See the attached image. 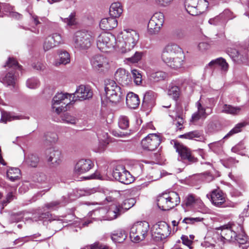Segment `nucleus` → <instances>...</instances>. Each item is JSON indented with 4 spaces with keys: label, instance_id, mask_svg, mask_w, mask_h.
<instances>
[{
    "label": "nucleus",
    "instance_id": "27",
    "mask_svg": "<svg viewBox=\"0 0 249 249\" xmlns=\"http://www.w3.org/2000/svg\"><path fill=\"white\" fill-rule=\"evenodd\" d=\"M217 65L221 67V71L224 72L227 71L228 70V64L226 62V60L222 57L212 60L208 63L207 67L213 68Z\"/></svg>",
    "mask_w": 249,
    "mask_h": 249
},
{
    "label": "nucleus",
    "instance_id": "25",
    "mask_svg": "<svg viewBox=\"0 0 249 249\" xmlns=\"http://www.w3.org/2000/svg\"><path fill=\"white\" fill-rule=\"evenodd\" d=\"M122 209L120 208L119 205L114 204L110 206L107 210L106 214V220H112L116 219L122 214Z\"/></svg>",
    "mask_w": 249,
    "mask_h": 249
},
{
    "label": "nucleus",
    "instance_id": "60",
    "mask_svg": "<svg viewBox=\"0 0 249 249\" xmlns=\"http://www.w3.org/2000/svg\"><path fill=\"white\" fill-rule=\"evenodd\" d=\"M227 52L230 56L234 60L238 58L239 54V52L236 49H228Z\"/></svg>",
    "mask_w": 249,
    "mask_h": 249
},
{
    "label": "nucleus",
    "instance_id": "57",
    "mask_svg": "<svg viewBox=\"0 0 249 249\" xmlns=\"http://www.w3.org/2000/svg\"><path fill=\"white\" fill-rule=\"evenodd\" d=\"M203 220V218L200 217H185L183 219L182 222L187 224H192L196 222H200Z\"/></svg>",
    "mask_w": 249,
    "mask_h": 249
},
{
    "label": "nucleus",
    "instance_id": "3",
    "mask_svg": "<svg viewBox=\"0 0 249 249\" xmlns=\"http://www.w3.org/2000/svg\"><path fill=\"white\" fill-rule=\"evenodd\" d=\"M94 39L93 34L90 31L82 30L76 31L72 38L73 47L78 51L87 50L91 46Z\"/></svg>",
    "mask_w": 249,
    "mask_h": 249
},
{
    "label": "nucleus",
    "instance_id": "38",
    "mask_svg": "<svg viewBox=\"0 0 249 249\" xmlns=\"http://www.w3.org/2000/svg\"><path fill=\"white\" fill-rule=\"evenodd\" d=\"M36 181L41 184H47L46 185H44L42 186V187H47L48 188L46 189V191H48L51 188V186L50 184H48L49 181L47 176L43 173H39L36 174V177L35 178Z\"/></svg>",
    "mask_w": 249,
    "mask_h": 249
},
{
    "label": "nucleus",
    "instance_id": "8",
    "mask_svg": "<svg viewBox=\"0 0 249 249\" xmlns=\"http://www.w3.org/2000/svg\"><path fill=\"white\" fill-rule=\"evenodd\" d=\"M96 44L101 51L106 52L107 49L117 48V39L111 33L103 32L98 36Z\"/></svg>",
    "mask_w": 249,
    "mask_h": 249
},
{
    "label": "nucleus",
    "instance_id": "13",
    "mask_svg": "<svg viewBox=\"0 0 249 249\" xmlns=\"http://www.w3.org/2000/svg\"><path fill=\"white\" fill-rule=\"evenodd\" d=\"M72 101H83L88 100L92 97L93 93L91 88L85 85H81L77 87L74 93L71 94Z\"/></svg>",
    "mask_w": 249,
    "mask_h": 249
},
{
    "label": "nucleus",
    "instance_id": "22",
    "mask_svg": "<svg viewBox=\"0 0 249 249\" xmlns=\"http://www.w3.org/2000/svg\"><path fill=\"white\" fill-rule=\"evenodd\" d=\"M115 79L123 85H129L132 81L131 76L128 71L125 69L120 68L115 74Z\"/></svg>",
    "mask_w": 249,
    "mask_h": 249
},
{
    "label": "nucleus",
    "instance_id": "59",
    "mask_svg": "<svg viewBox=\"0 0 249 249\" xmlns=\"http://www.w3.org/2000/svg\"><path fill=\"white\" fill-rule=\"evenodd\" d=\"M14 198V196L13 195L12 192L9 193L5 198V199L3 200L0 204L2 206V209L4 208V207L6 206L8 203L11 202Z\"/></svg>",
    "mask_w": 249,
    "mask_h": 249
},
{
    "label": "nucleus",
    "instance_id": "14",
    "mask_svg": "<svg viewBox=\"0 0 249 249\" xmlns=\"http://www.w3.org/2000/svg\"><path fill=\"white\" fill-rule=\"evenodd\" d=\"M174 148L184 162L193 163L197 162V159L192 154L190 150L178 142H175Z\"/></svg>",
    "mask_w": 249,
    "mask_h": 249
},
{
    "label": "nucleus",
    "instance_id": "61",
    "mask_svg": "<svg viewBox=\"0 0 249 249\" xmlns=\"http://www.w3.org/2000/svg\"><path fill=\"white\" fill-rule=\"evenodd\" d=\"M221 15L224 19H231L234 18L232 12L229 9L225 10Z\"/></svg>",
    "mask_w": 249,
    "mask_h": 249
},
{
    "label": "nucleus",
    "instance_id": "45",
    "mask_svg": "<svg viewBox=\"0 0 249 249\" xmlns=\"http://www.w3.org/2000/svg\"><path fill=\"white\" fill-rule=\"evenodd\" d=\"M44 141L46 143H55L58 140V136L54 132H48L45 134Z\"/></svg>",
    "mask_w": 249,
    "mask_h": 249
},
{
    "label": "nucleus",
    "instance_id": "53",
    "mask_svg": "<svg viewBox=\"0 0 249 249\" xmlns=\"http://www.w3.org/2000/svg\"><path fill=\"white\" fill-rule=\"evenodd\" d=\"M135 83L139 85L142 82V75L140 71L137 70L133 69L131 71Z\"/></svg>",
    "mask_w": 249,
    "mask_h": 249
},
{
    "label": "nucleus",
    "instance_id": "6",
    "mask_svg": "<svg viewBox=\"0 0 249 249\" xmlns=\"http://www.w3.org/2000/svg\"><path fill=\"white\" fill-rule=\"evenodd\" d=\"M180 203L179 196L176 192L163 193L157 198V205L163 211L169 210Z\"/></svg>",
    "mask_w": 249,
    "mask_h": 249
},
{
    "label": "nucleus",
    "instance_id": "12",
    "mask_svg": "<svg viewBox=\"0 0 249 249\" xmlns=\"http://www.w3.org/2000/svg\"><path fill=\"white\" fill-rule=\"evenodd\" d=\"M161 141V137L159 135L151 133L142 140L141 144L144 149L153 151L159 146Z\"/></svg>",
    "mask_w": 249,
    "mask_h": 249
},
{
    "label": "nucleus",
    "instance_id": "37",
    "mask_svg": "<svg viewBox=\"0 0 249 249\" xmlns=\"http://www.w3.org/2000/svg\"><path fill=\"white\" fill-rule=\"evenodd\" d=\"M16 76L13 71L8 72L6 75L2 78V82L4 85L7 86H14L15 84Z\"/></svg>",
    "mask_w": 249,
    "mask_h": 249
},
{
    "label": "nucleus",
    "instance_id": "47",
    "mask_svg": "<svg viewBox=\"0 0 249 249\" xmlns=\"http://www.w3.org/2000/svg\"><path fill=\"white\" fill-rule=\"evenodd\" d=\"M129 121L127 117L121 116L120 117L118 121V125L120 128L126 129L129 126Z\"/></svg>",
    "mask_w": 249,
    "mask_h": 249
},
{
    "label": "nucleus",
    "instance_id": "55",
    "mask_svg": "<svg viewBox=\"0 0 249 249\" xmlns=\"http://www.w3.org/2000/svg\"><path fill=\"white\" fill-rule=\"evenodd\" d=\"M142 52H136L134 54L130 57L126 58V60L130 63H136L138 62L142 57Z\"/></svg>",
    "mask_w": 249,
    "mask_h": 249
},
{
    "label": "nucleus",
    "instance_id": "28",
    "mask_svg": "<svg viewBox=\"0 0 249 249\" xmlns=\"http://www.w3.org/2000/svg\"><path fill=\"white\" fill-rule=\"evenodd\" d=\"M219 106L221 107V112L233 115L238 114L241 110V107H233L227 104L219 105Z\"/></svg>",
    "mask_w": 249,
    "mask_h": 249
},
{
    "label": "nucleus",
    "instance_id": "49",
    "mask_svg": "<svg viewBox=\"0 0 249 249\" xmlns=\"http://www.w3.org/2000/svg\"><path fill=\"white\" fill-rule=\"evenodd\" d=\"M166 77V73L162 71L153 72L150 75V78L154 81H159L163 80Z\"/></svg>",
    "mask_w": 249,
    "mask_h": 249
},
{
    "label": "nucleus",
    "instance_id": "7",
    "mask_svg": "<svg viewBox=\"0 0 249 249\" xmlns=\"http://www.w3.org/2000/svg\"><path fill=\"white\" fill-rule=\"evenodd\" d=\"M149 230V223L146 221H140L134 223L130 228V238L133 242L143 240Z\"/></svg>",
    "mask_w": 249,
    "mask_h": 249
},
{
    "label": "nucleus",
    "instance_id": "42",
    "mask_svg": "<svg viewBox=\"0 0 249 249\" xmlns=\"http://www.w3.org/2000/svg\"><path fill=\"white\" fill-rule=\"evenodd\" d=\"M26 87L30 89H36L40 86V81L35 77L28 78L26 82Z\"/></svg>",
    "mask_w": 249,
    "mask_h": 249
},
{
    "label": "nucleus",
    "instance_id": "56",
    "mask_svg": "<svg viewBox=\"0 0 249 249\" xmlns=\"http://www.w3.org/2000/svg\"><path fill=\"white\" fill-rule=\"evenodd\" d=\"M173 0H153L156 5L159 7H165L169 6Z\"/></svg>",
    "mask_w": 249,
    "mask_h": 249
},
{
    "label": "nucleus",
    "instance_id": "2",
    "mask_svg": "<svg viewBox=\"0 0 249 249\" xmlns=\"http://www.w3.org/2000/svg\"><path fill=\"white\" fill-rule=\"evenodd\" d=\"M139 39L138 33L132 29H125L117 37V48L126 53L134 48Z\"/></svg>",
    "mask_w": 249,
    "mask_h": 249
},
{
    "label": "nucleus",
    "instance_id": "29",
    "mask_svg": "<svg viewBox=\"0 0 249 249\" xmlns=\"http://www.w3.org/2000/svg\"><path fill=\"white\" fill-rule=\"evenodd\" d=\"M123 13V8L120 2H114L111 4L109 8L110 16L114 18L119 17Z\"/></svg>",
    "mask_w": 249,
    "mask_h": 249
},
{
    "label": "nucleus",
    "instance_id": "35",
    "mask_svg": "<svg viewBox=\"0 0 249 249\" xmlns=\"http://www.w3.org/2000/svg\"><path fill=\"white\" fill-rule=\"evenodd\" d=\"M127 237L125 231L123 230L115 231L111 234L112 240L116 243H122L125 240Z\"/></svg>",
    "mask_w": 249,
    "mask_h": 249
},
{
    "label": "nucleus",
    "instance_id": "48",
    "mask_svg": "<svg viewBox=\"0 0 249 249\" xmlns=\"http://www.w3.org/2000/svg\"><path fill=\"white\" fill-rule=\"evenodd\" d=\"M61 119L64 123L71 124H75L77 121V119L75 117L70 115L67 113L64 114L62 116Z\"/></svg>",
    "mask_w": 249,
    "mask_h": 249
},
{
    "label": "nucleus",
    "instance_id": "51",
    "mask_svg": "<svg viewBox=\"0 0 249 249\" xmlns=\"http://www.w3.org/2000/svg\"><path fill=\"white\" fill-rule=\"evenodd\" d=\"M223 142L221 141L215 142L209 144V148L215 153H218L222 150Z\"/></svg>",
    "mask_w": 249,
    "mask_h": 249
},
{
    "label": "nucleus",
    "instance_id": "17",
    "mask_svg": "<svg viewBox=\"0 0 249 249\" xmlns=\"http://www.w3.org/2000/svg\"><path fill=\"white\" fill-rule=\"evenodd\" d=\"M90 63L92 68L96 71H102L108 67V61L103 55L96 54L92 57Z\"/></svg>",
    "mask_w": 249,
    "mask_h": 249
},
{
    "label": "nucleus",
    "instance_id": "50",
    "mask_svg": "<svg viewBox=\"0 0 249 249\" xmlns=\"http://www.w3.org/2000/svg\"><path fill=\"white\" fill-rule=\"evenodd\" d=\"M176 111L177 112V115L176 116L177 122L175 123V125H176L178 129L181 130L182 129V124L184 123L183 118L180 117L181 109L178 107H177L176 109Z\"/></svg>",
    "mask_w": 249,
    "mask_h": 249
},
{
    "label": "nucleus",
    "instance_id": "11",
    "mask_svg": "<svg viewBox=\"0 0 249 249\" xmlns=\"http://www.w3.org/2000/svg\"><path fill=\"white\" fill-rule=\"evenodd\" d=\"M113 177L119 182L129 184L133 181V178L130 173L123 165H117L112 172Z\"/></svg>",
    "mask_w": 249,
    "mask_h": 249
},
{
    "label": "nucleus",
    "instance_id": "64",
    "mask_svg": "<svg viewBox=\"0 0 249 249\" xmlns=\"http://www.w3.org/2000/svg\"><path fill=\"white\" fill-rule=\"evenodd\" d=\"M32 67L34 69L38 71L42 70L45 68L44 65L39 61L33 63Z\"/></svg>",
    "mask_w": 249,
    "mask_h": 249
},
{
    "label": "nucleus",
    "instance_id": "30",
    "mask_svg": "<svg viewBox=\"0 0 249 249\" xmlns=\"http://www.w3.org/2000/svg\"><path fill=\"white\" fill-rule=\"evenodd\" d=\"M180 94V90L178 86L175 82H172L169 85L168 90V94L177 101L179 98Z\"/></svg>",
    "mask_w": 249,
    "mask_h": 249
},
{
    "label": "nucleus",
    "instance_id": "34",
    "mask_svg": "<svg viewBox=\"0 0 249 249\" xmlns=\"http://www.w3.org/2000/svg\"><path fill=\"white\" fill-rule=\"evenodd\" d=\"M23 118L21 115H17L15 113L3 112L2 113L0 121L4 123L16 120L22 119Z\"/></svg>",
    "mask_w": 249,
    "mask_h": 249
},
{
    "label": "nucleus",
    "instance_id": "43",
    "mask_svg": "<svg viewBox=\"0 0 249 249\" xmlns=\"http://www.w3.org/2000/svg\"><path fill=\"white\" fill-rule=\"evenodd\" d=\"M179 137L180 138H185L190 140H192L195 138H201V133L199 131L195 130L181 135Z\"/></svg>",
    "mask_w": 249,
    "mask_h": 249
},
{
    "label": "nucleus",
    "instance_id": "9",
    "mask_svg": "<svg viewBox=\"0 0 249 249\" xmlns=\"http://www.w3.org/2000/svg\"><path fill=\"white\" fill-rule=\"evenodd\" d=\"M208 7L206 0H185V7L190 15L195 16L204 12Z\"/></svg>",
    "mask_w": 249,
    "mask_h": 249
},
{
    "label": "nucleus",
    "instance_id": "52",
    "mask_svg": "<svg viewBox=\"0 0 249 249\" xmlns=\"http://www.w3.org/2000/svg\"><path fill=\"white\" fill-rule=\"evenodd\" d=\"M196 106L197 108V112L203 117V119H205L208 115H210L212 112V110L211 109V111L209 113H207L206 108L201 105L199 101L197 102Z\"/></svg>",
    "mask_w": 249,
    "mask_h": 249
},
{
    "label": "nucleus",
    "instance_id": "4",
    "mask_svg": "<svg viewBox=\"0 0 249 249\" xmlns=\"http://www.w3.org/2000/svg\"><path fill=\"white\" fill-rule=\"evenodd\" d=\"M104 89L107 99L112 103H119L125 95L121 88L113 80L105 81Z\"/></svg>",
    "mask_w": 249,
    "mask_h": 249
},
{
    "label": "nucleus",
    "instance_id": "20",
    "mask_svg": "<svg viewBox=\"0 0 249 249\" xmlns=\"http://www.w3.org/2000/svg\"><path fill=\"white\" fill-rule=\"evenodd\" d=\"M46 154L48 161L51 162L53 166H56L61 163L62 155L59 150L50 148L46 150Z\"/></svg>",
    "mask_w": 249,
    "mask_h": 249
},
{
    "label": "nucleus",
    "instance_id": "23",
    "mask_svg": "<svg viewBox=\"0 0 249 249\" xmlns=\"http://www.w3.org/2000/svg\"><path fill=\"white\" fill-rule=\"evenodd\" d=\"M118 21L113 17L104 18L100 23V27L103 30H110L117 26Z\"/></svg>",
    "mask_w": 249,
    "mask_h": 249
},
{
    "label": "nucleus",
    "instance_id": "16",
    "mask_svg": "<svg viewBox=\"0 0 249 249\" xmlns=\"http://www.w3.org/2000/svg\"><path fill=\"white\" fill-rule=\"evenodd\" d=\"M207 197L212 203L217 207L225 206L226 195L220 189H214L207 195Z\"/></svg>",
    "mask_w": 249,
    "mask_h": 249
},
{
    "label": "nucleus",
    "instance_id": "62",
    "mask_svg": "<svg viewBox=\"0 0 249 249\" xmlns=\"http://www.w3.org/2000/svg\"><path fill=\"white\" fill-rule=\"evenodd\" d=\"M182 240V243L188 246L189 249H192L193 247L191 246L192 244V241L191 240H189L188 237L186 235H182L181 237Z\"/></svg>",
    "mask_w": 249,
    "mask_h": 249
},
{
    "label": "nucleus",
    "instance_id": "26",
    "mask_svg": "<svg viewBox=\"0 0 249 249\" xmlns=\"http://www.w3.org/2000/svg\"><path fill=\"white\" fill-rule=\"evenodd\" d=\"M183 203L186 207H192L195 204H198L200 205L203 204V202L199 197L194 194H190L185 197Z\"/></svg>",
    "mask_w": 249,
    "mask_h": 249
},
{
    "label": "nucleus",
    "instance_id": "36",
    "mask_svg": "<svg viewBox=\"0 0 249 249\" xmlns=\"http://www.w3.org/2000/svg\"><path fill=\"white\" fill-rule=\"evenodd\" d=\"M20 171L18 168H10L7 171L6 176L9 179L12 181H15L19 179Z\"/></svg>",
    "mask_w": 249,
    "mask_h": 249
},
{
    "label": "nucleus",
    "instance_id": "63",
    "mask_svg": "<svg viewBox=\"0 0 249 249\" xmlns=\"http://www.w3.org/2000/svg\"><path fill=\"white\" fill-rule=\"evenodd\" d=\"M222 18V16L220 14L213 18H210L208 22L211 25H217L221 21Z\"/></svg>",
    "mask_w": 249,
    "mask_h": 249
},
{
    "label": "nucleus",
    "instance_id": "5",
    "mask_svg": "<svg viewBox=\"0 0 249 249\" xmlns=\"http://www.w3.org/2000/svg\"><path fill=\"white\" fill-rule=\"evenodd\" d=\"M220 230V239L223 243L226 242H234L236 239L237 234L242 230L241 225L229 222L217 229Z\"/></svg>",
    "mask_w": 249,
    "mask_h": 249
},
{
    "label": "nucleus",
    "instance_id": "39",
    "mask_svg": "<svg viewBox=\"0 0 249 249\" xmlns=\"http://www.w3.org/2000/svg\"><path fill=\"white\" fill-rule=\"evenodd\" d=\"M96 192V190L95 188L88 189L86 190H75L73 191V196H75V198L73 199L81 196H89L94 194Z\"/></svg>",
    "mask_w": 249,
    "mask_h": 249
},
{
    "label": "nucleus",
    "instance_id": "15",
    "mask_svg": "<svg viewBox=\"0 0 249 249\" xmlns=\"http://www.w3.org/2000/svg\"><path fill=\"white\" fill-rule=\"evenodd\" d=\"M164 16L161 12L155 13L151 17L148 24V28L152 34L157 33L162 26Z\"/></svg>",
    "mask_w": 249,
    "mask_h": 249
},
{
    "label": "nucleus",
    "instance_id": "54",
    "mask_svg": "<svg viewBox=\"0 0 249 249\" xmlns=\"http://www.w3.org/2000/svg\"><path fill=\"white\" fill-rule=\"evenodd\" d=\"M5 66L12 68L14 71V70L18 69L20 70L21 66L19 65L18 62L13 58H9L8 61L7 62Z\"/></svg>",
    "mask_w": 249,
    "mask_h": 249
},
{
    "label": "nucleus",
    "instance_id": "31",
    "mask_svg": "<svg viewBox=\"0 0 249 249\" xmlns=\"http://www.w3.org/2000/svg\"><path fill=\"white\" fill-rule=\"evenodd\" d=\"M107 210L105 208H101L91 212V216L96 220H106Z\"/></svg>",
    "mask_w": 249,
    "mask_h": 249
},
{
    "label": "nucleus",
    "instance_id": "41",
    "mask_svg": "<svg viewBox=\"0 0 249 249\" xmlns=\"http://www.w3.org/2000/svg\"><path fill=\"white\" fill-rule=\"evenodd\" d=\"M24 162L29 166L36 167L39 162V158L36 155L30 154L24 159Z\"/></svg>",
    "mask_w": 249,
    "mask_h": 249
},
{
    "label": "nucleus",
    "instance_id": "33",
    "mask_svg": "<svg viewBox=\"0 0 249 249\" xmlns=\"http://www.w3.org/2000/svg\"><path fill=\"white\" fill-rule=\"evenodd\" d=\"M59 61H56L54 65L58 66L60 64L66 65L70 62V54L66 51H61L59 53Z\"/></svg>",
    "mask_w": 249,
    "mask_h": 249
},
{
    "label": "nucleus",
    "instance_id": "46",
    "mask_svg": "<svg viewBox=\"0 0 249 249\" xmlns=\"http://www.w3.org/2000/svg\"><path fill=\"white\" fill-rule=\"evenodd\" d=\"M61 19L63 22L69 26L75 25L77 24L75 13H71L67 18H61Z\"/></svg>",
    "mask_w": 249,
    "mask_h": 249
},
{
    "label": "nucleus",
    "instance_id": "24",
    "mask_svg": "<svg viewBox=\"0 0 249 249\" xmlns=\"http://www.w3.org/2000/svg\"><path fill=\"white\" fill-rule=\"evenodd\" d=\"M140 103V99L137 94L132 92L127 93L126 96V104L129 108L135 109L138 107Z\"/></svg>",
    "mask_w": 249,
    "mask_h": 249
},
{
    "label": "nucleus",
    "instance_id": "32",
    "mask_svg": "<svg viewBox=\"0 0 249 249\" xmlns=\"http://www.w3.org/2000/svg\"><path fill=\"white\" fill-rule=\"evenodd\" d=\"M68 201L65 197H62L60 200H55L48 203L45 205V207L50 210H53L59 206H64Z\"/></svg>",
    "mask_w": 249,
    "mask_h": 249
},
{
    "label": "nucleus",
    "instance_id": "58",
    "mask_svg": "<svg viewBox=\"0 0 249 249\" xmlns=\"http://www.w3.org/2000/svg\"><path fill=\"white\" fill-rule=\"evenodd\" d=\"M83 249H109V248L99 243H95L90 246H87Z\"/></svg>",
    "mask_w": 249,
    "mask_h": 249
},
{
    "label": "nucleus",
    "instance_id": "21",
    "mask_svg": "<svg viewBox=\"0 0 249 249\" xmlns=\"http://www.w3.org/2000/svg\"><path fill=\"white\" fill-rule=\"evenodd\" d=\"M169 226L163 221H160L154 225V230H155V233L157 234L158 237L160 240L165 239L170 234Z\"/></svg>",
    "mask_w": 249,
    "mask_h": 249
},
{
    "label": "nucleus",
    "instance_id": "10",
    "mask_svg": "<svg viewBox=\"0 0 249 249\" xmlns=\"http://www.w3.org/2000/svg\"><path fill=\"white\" fill-rule=\"evenodd\" d=\"M72 95L67 93H57L52 100V108L57 114L62 111L64 107L73 102Z\"/></svg>",
    "mask_w": 249,
    "mask_h": 249
},
{
    "label": "nucleus",
    "instance_id": "40",
    "mask_svg": "<svg viewBox=\"0 0 249 249\" xmlns=\"http://www.w3.org/2000/svg\"><path fill=\"white\" fill-rule=\"evenodd\" d=\"M136 203L135 199L133 198H130L125 199L121 204L119 205L120 209H122V213H124L126 211L128 210L134 206Z\"/></svg>",
    "mask_w": 249,
    "mask_h": 249
},
{
    "label": "nucleus",
    "instance_id": "19",
    "mask_svg": "<svg viewBox=\"0 0 249 249\" xmlns=\"http://www.w3.org/2000/svg\"><path fill=\"white\" fill-rule=\"evenodd\" d=\"M94 166L93 162L89 159H81L75 164L74 173L81 175L88 172Z\"/></svg>",
    "mask_w": 249,
    "mask_h": 249
},
{
    "label": "nucleus",
    "instance_id": "18",
    "mask_svg": "<svg viewBox=\"0 0 249 249\" xmlns=\"http://www.w3.org/2000/svg\"><path fill=\"white\" fill-rule=\"evenodd\" d=\"M63 42L62 37L60 34L54 33L48 36L44 40L43 45L45 52L48 51Z\"/></svg>",
    "mask_w": 249,
    "mask_h": 249
},
{
    "label": "nucleus",
    "instance_id": "44",
    "mask_svg": "<svg viewBox=\"0 0 249 249\" xmlns=\"http://www.w3.org/2000/svg\"><path fill=\"white\" fill-rule=\"evenodd\" d=\"M246 124L245 123L237 124L225 136L224 139L229 138L233 135L240 132L242 128Z\"/></svg>",
    "mask_w": 249,
    "mask_h": 249
},
{
    "label": "nucleus",
    "instance_id": "1",
    "mask_svg": "<svg viewBox=\"0 0 249 249\" xmlns=\"http://www.w3.org/2000/svg\"><path fill=\"white\" fill-rule=\"evenodd\" d=\"M184 58L181 48L178 45L173 43L167 45L161 53L162 61L168 67L175 70L182 67Z\"/></svg>",
    "mask_w": 249,
    "mask_h": 249
}]
</instances>
